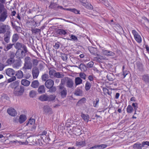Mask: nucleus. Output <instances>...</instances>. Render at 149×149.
<instances>
[{
    "label": "nucleus",
    "instance_id": "obj_1",
    "mask_svg": "<svg viewBox=\"0 0 149 149\" xmlns=\"http://www.w3.org/2000/svg\"><path fill=\"white\" fill-rule=\"evenodd\" d=\"M24 63L23 68L25 70L31 68L32 66L33 68L32 70V73L33 79L37 78V60L33 59L29 57H26L24 59Z\"/></svg>",
    "mask_w": 149,
    "mask_h": 149
},
{
    "label": "nucleus",
    "instance_id": "obj_2",
    "mask_svg": "<svg viewBox=\"0 0 149 149\" xmlns=\"http://www.w3.org/2000/svg\"><path fill=\"white\" fill-rule=\"evenodd\" d=\"M56 97L55 95H48L46 94H43L40 96L38 99L42 101H47L49 102L54 101Z\"/></svg>",
    "mask_w": 149,
    "mask_h": 149
},
{
    "label": "nucleus",
    "instance_id": "obj_3",
    "mask_svg": "<svg viewBox=\"0 0 149 149\" xmlns=\"http://www.w3.org/2000/svg\"><path fill=\"white\" fill-rule=\"evenodd\" d=\"M64 80L63 79L61 80V84L58 86L59 88V94L62 98H64L66 97L67 95V90L66 88L63 85L62 83L63 81Z\"/></svg>",
    "mask_w": 149,
    "mask_h": 149
},
{
    "label": "nucleus",
    "instance_id": "obj_4",
    "mask_svg": "<svg viewBox=\"0 0 149 149\" xmlns=\"http://www.w3.org/2000/svg\"><path fill=\"white\" fill-rule=\"evenodd\" d=\"M27 52V49H26V50L19 49L16 52L15 55L18 58H22L25 56Z\"/></svg>",
    "mask_w": 149,
    "mask_h": 149
},
{
    "label": "nucleus",
    "instance_id": "obj_5",
    "mask_svg": "<svg viewBox=\"0 0 149 149\" xmlns=\"http://www.w3.org/2000/svg\"><path fill=\"white\" fill-rule=\"evenodd\" d=\"M49 8L54 9L56 10H58L59 9L65 10V8H63L61 6L58 5L56 3L51 2L49 7Z\"/></svg>",
    "mask_w": 149,
    "mask_h": 149
},
{
    "label": "nucleus",
    "instance_id": "obj_6",
    "mask_svg": "<svg viewBox=\"0 0 149 149\" xmlns=\"http://www.w3.org/2000/svg\"><path fill=\"white\" fill-rule=\"evenodd\" d=\"M24 88L23 86H21L19 89H17L16 88H15L14 93L17 96H20L22 95L24 92Z\"/></svg>",
    "mask_w": 149,
    "mask_h": 149
},
{
    "label": "nucleus",
    "instance_id": "obj_7",
    "mask_svg": "<svg viewBox=\"0 0 149 149\" xmlns=\"http://www.w3.org/2000/svg\"><path fill=\"white\" fill-rule=\"evenodd\" d=\"M132 32L134 36L135 40L138 43H141L142 41L141 38L138 33L134 30H132Z\"/></svg>",
    "mask_w": 149,
    "mask_h": 149
},
{
    "label": "nucleus",
    "instance_id": "obj_8",
    "mask_svg": "<svg viewBox=\"0 0 149 149\" xmlns=\"http://www.w3.org/2000/svg\"><path fill=\"white\" fill-rule=\"evenodd\" d=\"M8 17L7 10L0 13V22H4Z\"/></svg>",
    "mask_w": 149,
    "mask_h": 149
},
{
    "label": "nucleus",
    "instance_id": "obj_9",
    "mask_svg": "<svg viewBox=\"0 0 149 149\" xmlns=\"http://www.w3.org/2000/svg\"><path fill=\"white\" fill-rule=\"evenodd\" d=\"M31 25L33 26L31 27V30L33 33L36 34L37 33V28L36 22L34 21H31Z\"/></svg>",
    "mask_w": 149,
    "mask_h": 149
},
{
    "label": "nucleus",
    "instance_id": "obj_10",
    "mask_svg": "<svg viewBox=\"0 0 149 149\" xmlns=\"http://www.w3.org/2000/svg\"><path fill=\"white\" fill-rule=\"evenodd\" d=\"M15 47L16 49H18V50L22 49L26 50V49H27L26 47L23 44L18 42L15 44Z\"/></svg>",
    "mask_w": 149,
    "mask_h": 149
},
{
    "label": "nucleus",
    "instance_id": "obj_11",
    "mask_svg": "<svg viewBox=\"0 0 149 149\" xmlns=\"http://www.w3.org/2000/svg\"><path fill=\"white\" fill-rule=\"evenodd\" d=\"M10 32L9 31H7L4 35V40L7 43H8L10 41Z\"/></svg>",
    "mask_w": 149,
    "mask_h": 149
},
{
    "label": "nucleus",
    "instance_id": "obj_12",
    "mask_svg": "<svg viewBox=\"0 0 149 149\" xmlns=\"http://www.w3.org/2000/svg\"><path fill=\"white\" fill-rule=\"evenodd\" d=\"M54 85V81L51 79L47 80L45 83L46 87L48 88L52 87Z\"/></svg>",
    "mask_w": 149,
    "mask_h": 149
},
{
    "label": "nucleus",
    "instance_id": "obj_13",
    "mask_svg": "<svg viewBox=\"0 0 149 149\" xmlns=\"http://www.w3.org/2000/svg\"><path fill=\"white\" fill-rule=\"evenodd\" d=\"M10 28L8 25H3L0 26V33H4L6 30L9 31Z\"/></svg>",
    "mask_w": 149,
    "mask_h": 149
},
{
    "label": "nucleus",
    "instance_id": "obj_14",
    "mask_svg": "<svg viewBox=\"0 0 149 149\" xmlns=\"http://www.w3.org/2000/svg\"><path fill=\"white\" fill-rule=\"evenodd\" d=\"M7 112L8 114L13 116H16L17 113L15 110L12 108H10L7 109Z\"/></svg>",
    "mask_w": 149,
    "mask_h": 149
},
{
    "label": "nucleus",
    "instance_id": "obj_15",
    "mask_svg": "<svg viewBox=\"0 0 149 149\" xmlns=\"http://www.w3.org/2000/svg\"><path fill=\"white\" fill-rule=\"evenodd\" d=\"M102 52L104 55L107 56H113L115 54L113 52L104 49L102 50Z\"/></svg>",
    "mask_w": 149,
    "mask_h": 149
},
{
    "label": "nucleus",
    "instance_id": "obj_16",
    "mask_svg": "<svg viewBox=\"0 0 149 149\" xmlns=\"http://www.w3.org/2000/svg\"><path fill=\"white\" fill-rule=\"evenodd\" d=\"M6 73L7 75L10 77L13 76L15 74V71L13 69L9 68L6 70Z\"/></svg>",
    "mask_w": 149,
    "mask_h": 149
},
{
    "label": "nucleus",
    "instance_id": "obj_17",
    "mask_svg": "<svg viewBox=\"0 0 149 149\" xmlns=\"http://www.w3.org/2000/svg\"><path fill=\"white\" fill-rule=\"evenodd\" d=\"M82 90L81 87H78L76 89L74 94L77 96H81L82 94Z\"/></svg>",
    "mask_w": 149,
    "mask_h": 149
},
{
    "label": "nucleus",
    "instance_id": "obj_18",
    "mask_svg": "<svg viewBox=\"0 0 149 149\" xmlns=\"http://www.w3.org/2000/svg\"><path fill=\"white\" fill-rule=\"evenodd\" d=\"M88 49L90 53L94 55H96L97 52V49L96 48L91 46L88 47Z\"/></svg>",
    "mask_w": 149,
    "mask_h": 149
},
{
    "label": "nucleus",
    "instance_id": "obj_19",
    "mask_svg": "<svg viewBox=\"0 0 149 149\" xmlns=\"http://www.w3.org/2000/svg\"><path fill=\"white\" fill-rule=\"evenodd\" d=\"M74 66L80 69L82 71H86L87 70L86 66L82 63L80 64L78 66L75 65Z\"/></svg>",
    "mask_w": 149,
    "mask_h": 149
},
{
    "label": "nucleus",
    "instance_id": "obj_20",
    "mask_svg": "<svg viewBox=\"0 0 149 149\" xmlns=\"http://www.w3.org/2000/svg\"><path fill=\"white\" fill-rule=\"evenodd\" d=\"M66 31L63 29H59L57 30L56 33L60 35H65L67 33Z\"/></svg>",
    "mask_w": 149,
    "mask_h": 149
},
{
    "label": "nucleus",
    "instance_id": "obj_21",
    "mask_svg": "<svg viewBox=\"0 0 149 149\" xmlns=\"http://www.w3.org/2000/svg\"><path fill=\"white\" fill-rule=\"evenodd\" d=\"M15 75L17 78L21 79L23 76V74L22 71L20 70H19L16 72Z\"/></svg>",
    "mask_w": 149,
    "mask_h": 149
},
{
    "label": "nucleus",
    "instance_id": "obj_22",
    "mask_svg": "<svg viewBox=\"0 0 149 149\" xmlns=\"http://www.w3.org/2000/svg\"><path fill=\"white\" fill-rule=\"evenodd\" d=\"M81 116L84 121L87 122L88 121L89 117L88 115L82 113L81 114Z\"/></svg>",
    "mask_w": 149,
    "mask_h": 149
},
{
    "label": "nucleus",
    "instance_id": "obj_23",
    "mask_svg": "<svg viewBox=\"0 0 149 149\" xmlns=\"http://www.w3.org/2000/svg\"><path fill=\"white\" fill-rule=\"evenodd\" d=\"M26 118L25 115H20L19 120V122L20 123H22L24 122L26 120Z\"/></svg>",
    "mask_w": 149,
    "mask_h": 149
},
{
    "label": "nucleus",
    "instance_id": "obj_24",
    "mask_svg": "<svg viewBox=\"0 0 149 149\" xmlns=\"http://www.w3.org/2000/svg\"><path fill=\"white\" fill-rule=\"evenodd\" d=\"M107 77L109 81H113L114 79V76L113 74L109 73H108Z\"/></svg>",
    "mask_w": 149,
    "mask_h": 149
},
{
    "label": "nucleus",
    "instance_id": "obj_25",
    "mask_svg": "<svg viewBox=\"0 0 149 149\" xmlns=\"http://www.w3.org/2000/svg\"><path fill=\"white\" fill-rule=\"evenodd\" d=\"M19 37L17 33H15L13 35L12 37V41L14 43H15L18 39Z\"/></svg>",
    "mask_w": 149,
    "mask_h": 149
},
{
    "label": "nucleus",
    "instance_id": "obj_26",
    "mask_svg": "<svg viewBox=\"0 0 149 149\" xmlns=\"http://www.w3.org/2000/svg\"><path fill=\"white\" fill-rule=\"evenodd\" d=\"M21 84L25 86H29L30 83V82L26 79H22L21 81Z\"/></svg>",
    "mask_w": 149,
    "mask_h": 149
},
{
    "label": "nucleus",
    "instance_id": "obj_27",
    "mask_svg": "<svg viewBox=\"0 0 149 149\" xmlns=\"http://www.w3.org/2000/svg\"><path fill=\"white\" fill-rule=\"evenodd\" d=\"M45 88L44 85L40 86L38 89V92L40 93H45Z\"/></svg>",
    "mask_w": 149,
    "mask_h": 149
},
{
    "label": "nucleus",
    "instance_id": "obj_28",
    "mask_svg": "<svg viewBox=\"0 0 149 149\" xmlns=\"http://www.w3.org/2000/svg\"><path fill=\"white\" fill-rule=\"evenodd\" d=\"M142 79L146 83H149V75L148 74L143 75L142 76Z\"/></svg>",
    "mask_w": 149,
    "mask_h": 149
},
{
    "label": "nucleus",
    "instance_id": "obj_29",
    "mask_svg": "<svg viewBox=\"0 0 149 149\" xmlns=\"http://www.w3.org/2000/svg\"><path fill=\"white\" fill-rule=\"evenodd\" d=\"M73 81L71 79L68 80L66 82L67 86L70 88H72L73 87Z\"/></svg>",
    "mask_w": 149,
    "mask_h": 149
},
{
    "label": "nucleus",
    "instance_id": "obj_30",
    "mask_svg": "<svg viewBox=\"0 0 149 149\" xmlns=\"http://www.w3.org/2000/svg\"><path fill=\"white\" fill-rule=\"evenodd\" d=\"M75 85L77 86L82 83V80L79 77H76L75 79Z\"/></svg>",
    "mask_w": 149,
    "mask_h": 149
},
{
    "label": "nucleus",
    "instance_id": "obj_31",
    "mask_svg": "<svg viewBox=\"0 0 149 149\" xmlns=\"http://www.w3.org/2000/svg\"><path fill=\"white\" fill-rule=\"evenodd\" d=\"M64 76V75L62 73L56 72L54 77L57 78H61Z\"/></svg>",
    "mask_w": 149,
    "mask_h": 149
},
{
    "label": "nucleus",
    "instance_id": "obj_32",
    "mask_svg": "<svg viewBox=\"0 0 149 149\" xmlns=\"http://www.w3.org/2000/svg\"><path fill=\"white\" fill-rule=\"evenodd\" d=\"M143 147V143H142V144L137 143H135L133 145V148H138L141 149Z\"/></svg>",
    "mask_w": 149,
    "mask_h": 149
},
{
    "label": "nucleus",
    "instance_id": "obj_33",
    "mask_svg": "<svg viewBox=\"0 0 149 149\" xmlns=\"http://www.w3.org/2000/svg\"><path fill=\"white\" fill-rule=\"evenodd\" d=\"M83 3V5L84 6H85V7L88 8L89 9H91L93 8V6H92L91 4H89L88 6L87 5H86V3L85 2L86 1V0H82V1L81 0H80Z\"/></svg>",
    "mask_w": 149,
    "mask_h": 149
},
{
    "label": "nucleus",
    "instance_id": "obj_34",
    "mask_svg": "<svg viewBox=\"0 0 149 149\" xmlns=\"http://www.w3.org/2000/svg\"><path fill=\"white\" fill-rule=\"evenodd\" d=\"M65 10H69L76 14H80V11L78 10L75 8H68L65 9Z\"/></svg>",
    "mask_w": 149,
    "mask_h": 149
},
{
    "label": "nucleus",
    "instance_id": "obj_35",
    "mask_svg": "<svg viewBox=\"0 0 149 149\" xmlns=\"http://www.w3.org/2000/svg\"><path fill=\"white\" fill-rule=\"evenodd\" d=\"M136 65L137 68L139 70L142 71L143 70V65L140 62H138L137 63Z\"/></svg>",
    "mask_w": 149,
    "mask_h": 149
},
{
    "label": "nucleus",
    "instance_id": "obj_36",
    "mask_svg": "<svg viewBox=\"0 0 149 149\" xmlns=\"http://www.w3.org/2000/svg\"><path fill=\"white\" fill-rule=\"evenodd\" d=\"M91 83L88 81H87L85 86V89L86 90V91H88L91 88Z\"/></svg>",
    "mask_w": 149,
    "mask_h": 149
},
{
    "label": "nucleus",
    "instance_id": "obj_37",
    "mask_svg": "<svg viewBox=\"0 0 149 149\" xmlns=\"http://www.w3.org/2000/svg\"><path fill=\"white\" fill-rule=\"evenodd\" d=\"M56 72V71L53 69H52L49 70V74L51 78H53Z\"/></svg>",
    "mask_w": 149,
    "mask_h": 149
},
{
    "label": "nucleus",
    "instance_id": "obj_38",
    "mask_svg": "<svg viewBox=\"0 0 149 149\" xmlns=\"http://www.w3.org/2000/svg\"><path fill=\"white\" fill-rule=\"evenodd\" d=\"M31 86L33 88H37V80L33 81L31 82Z\"/></svg>",
    "mask_w": 149,
    "mask_h": 149
},
{
    "label": "nucleus",
    "instance_id": "obj_39",
    "mask_svg": "<svg viewBox=\"0 0 149 149\" xmlns=\"http://www.w3.org/2000/svg\"><path fill=\"white\" fill-rule=\"evenodd\" d=\"M44 110L46 112H49L51 111L52 109L48 105H46L44 107Z\"/></svg>",
    "mask_w": 149,
    "mask_h": 149
},
{
    "label": "nucleus",
    "instance_id": "obj_40",
    "mask_svg": "<svg viewBox=\"0 0 149 149\" xmlns=\"http://www.w3.org/2000/svg\"><path fill=\"white\" fill-rule=\"evenodd\" d=\"M133 109L132 106L129 105L127 109V112L128 113H132L133 112Z\"/></svg>",
    "mask_w": 149,
    "mask_h": 149
},
{
    "label": "nucleus",
    "instance_id": "obj_41",
    "mask_svg": "<svg viewBox=\"0 0 149 149\" xmlns=\"http://www.w3.org/2000/svg\"><path fill=\"white\" fill-rule=\"evenodd\" d=\"M35 120L34 119H30L29 121L27 123L26 126H28L29 125H32L34 124L35 123Z\"/></svg>",
    "mask_w": 149,
    "mask_h": 149
},
{
    "label": "nucleus",
    "instance_id": "obj_42",
    "mask_svg": "<svg viewBox=\"0 0 149 149\" xmlns=\"http://www.w3.org/2000/svg\"><path fill=\"white\" fill-rule=\"evenodd\" d=\"M36 94V92L34 91H31L29 93V96L31 97H33Z\"/></svg>",
    "mask_w": 149,
    "mask_h": 149
},
{
    "label": "nucleus",
    "instance_id": "obj_43",
    "mask_svg": "<svg viewBox=\"0 0 149 149\" xmlns=\"http://www.w3.org/2000/svg\"><path fill=\"white\" fill-rule=\"evenodd\" d=\"M85 145V142L84 141H77L76 143V145L77 146H84Z\"/></svg>",
    "mask_w": 149,
    "mask_h": 149
},
{
    "label": "nucleus",
    "instance_id": "obj_44",
    "mask_svg": "<svg viewBox=\"0 0 149 149\" xmlns=\"http://www.w3.org/2000/svg\"><path fill=\"white\" fill-rule=\"evenodd\" d=\"M99 99L98 98H96L95 100L93 102V106L94 107H97L99 104Z\"/></svg>",
    "mask_w": 149,
    "mask_h": 149
},
{
    "label": "nucleus",
    "instance_id": "obj_45",
    "mask_svg": "<svg viewBox=\"0 0 149 149\" xmlns=\"http://www.w3.org/2000/svg\"><path fill=\"white\" fill-rule=\"evenodd\" d=\"M15 56H16L14 52L12 51L10 52L9 55V56L10 57V58L14 59V58Z\"/></svg>",
    "mask_w": 149,
    "mask_h": 149
},
{
    "label": "nucleus",
    "instance_id": "obj_46",
    "mask_svg": "<svg viewBox=\"0 0 149 149\" xmlns=\"http://www.w3.org/2000/svg\"><path fill=\"white\" fill-rule=\"evenodd\" d=\"M6 10H7L4 8L3 5L2 3H0V13Z\"/></svg>",
    "mask_w": 149,
    "mask_h": 149
},
{
    "label": "nucleus",
    "instance_id": "obj_47",
    "mask_svg": "<svg viewBox=\"0 0 149 149\" xmlns=\"http://www.w3.org/2000/svg\"><path fill=\"white\" fill-rule=\"evenodd\" d=\"M42 81H45L48 78V75L47 74H44L41 77Z\"/></svg>",
    "mask_w": 149,
    "mask_h": 149
},
{
    "label": "nucleus",
    "instance_id": "obj_48",
    "mask_svg": "<svg viewBox=\"0 0 149 149\" xmlns=\"http://www.w3.org/2000/svg\"><path fill=\"white\" fill-rule=\"evenodd\" d=\"M14 61L15 59L10 58L8 59L6 61V63H7L8 65H11L14 63Z\"/></svg>",
    "mask_w": 149,
    "mask_h": 149
},
{
    "label": "nucleus",
    "instance_id": "obj_49",
    "mask_svg": "<svg viewBox=\"0 0 149 149\" xmlns=\"http://www.w3.org/2000/svg\"><path fill=\"white\" fill-rule=\"evenodd\" d=\"M14 43L13 44H9L7 45L6 48L4 49L5 51H7L9 49H10L12 48L13 45H14Z\"/></svg>",
    "mask_w": 149,
    "mask_h": 149
},
{
    "label": "nucleus",
    "instance_id": "obj_50",
    "mask_svg": "<svg viewBox=\"0 0 149 149\" xmlns=\"http://www.w3.org/2000/svg\"><path fill=\"white\" fill-rule=\"evenodd\" d=\"M94 65V63L93 62L91 61L89 62L86 65V67L87 68H92Z\"/></svg>",
    "mask_w": 149,
    "mask_h": 149
},
{
    "label": "nucleus",
    "instance_id": "obj_51",
    "mask_svg": "<svg viewBox=\"0 0 149 149\" xmlns=\"http://www.w3.org/2000/svg\"><path fill=\"white\" fill-rule=\"evenodd\" d=\"M60 46V43L57 42L55 43V45H54V47L56 49H58Z\"/></svg>",
    "mask_w": 149,
    "mask_h": 149
},
{
    "label": "nucleus",
    "instance_id": "obj_52",
    "mask_svg": "<svg viewBox=\"0 0 149 149\" xmlns=\"http://www.w3.org/2000/svg\"><path fill=\"white\" fill-rule=\"evenodd\" d=\"M20 66V63L19 62L17 61V62H15L13 66L14 67L17 68L19 67Z\"/></svg>",
    "mask_w": 149,
    "mask_h": 149
},
{
    "label": "nucleus",
    "instance_id": "obj_53",
    "mask_svg": "<svg viewBox=\"0 0 149 149\" xmlns=\"http://www.w3.org/2000/svg\"><path fill=\"white\" fill-rule=\"evenodd\" d=\"M61 58L62 59L65 61L67 59V56L66 54H62L61 55Z\"/></svg>",
    "mask_w": 149,
    "mask_h": 149
},
{
    "label": "nucleus",
    "instance_id": "obj_54",
    "mask_svg": "<svg viewBox=\"0 0 149 149\" xmlns=\"http://www.w3.org/2000/svg\"><path fill=\"white\" fill-rule=\"evenodd\" d=\"M49 90V91L50 92H53L56 91V87L55 86H52V87L50 88Z\"/></svg>",
    "mask_w": 149,
    "mask_h": 149
},
{
    "label": "nucleus",
    "instance_id": "obj_55",
    "mask_svg": "<svg viewBox=\"0 0 149 149\" xmlns=\"http://www.w3.org/2000/svg\"><path fill=\"white\" fill-rule=\"evenodd\" d=\"M79 76L81 78L83 79H86V74L83 72H81L79 74Z\"/></svg>",
    "mask_w": 149,
    "mask_h": 149
},
{
    "label": "nucleus",
    "instance_id": "obj_56",
    "mask_svg": "<svg viewBox=\"0 0 149 149\" xmlns=\"http://www.w3.org/2000/svg\"><path fill=\"white\" fill-rule=\"evenodd\" d=\"M47 132L46 131L43 130L42 131H40L39 132L38 135L39 136H43L44 135H46L47 134Z\"/></svg>",
    "mask_w": 149,
    "mask_h": 149
},
{
    "label": "nucleus",
    "instance_id": "obj_57",
    "mask_svg": "<svg viewBox=\"0 0 149 149\" xmlns=\"http://www.w3.org/2000/svg\"><path fill=\"white\" fill-rule=\"evenodd\" d=\"M16 79V77L15 76H13L12 77L8 79V82L10 83Z\"/></svg>",
    "mask_w": 149,
    "mask_h": 149
},
{
    "label": "nucleus",
    "instance_id": "obj_58",
    "mask_svg": "<svg viewBox=\"0 0 149 149\" xmlns=\"http://www.w3.org/2000/svg\"><path fill=\"white\" fill-rule=\"evenodd\" d=\"M132 107H133L135 110H136L138 108V104L136 103H133L132 104Z\"/></svg>",
    "mask_w": 149,
    "mask_h": 149
},
{
    "label": "nucleus",
    "instance_id": "obj_59",
    "mask_svg": "<svg viewBox=\"0 0 149 149\" xmlns=\"http://www.w3.org/2000/svg\"><path fill=\"white\" fill-rule=\"evenodd\" d=\"M70 38L71 39H70V40H72L74 41L78 40L77 38L75 36L72 35L71 36Z\"/></svg>",
    "mask_w": 149,
    "mask_h": 149
},
{
    "label": "nucleus",
    "instance_id": "obj_60",
    "mask_svg": "<svg viewBox=\"0 0 149 149\" xmlns=\"http://www.w3.org/2000/svg\"><path fill=\"white\" fill-rule=\"evenodd\" d=\"M96 55L98 56L97 57H96L97 59H100L101 60H103L105 59L104 57L103 56H102L98 54H97Z\"/></svg>",
    "mask_w": 149,
    "mask_h": 149
},
{
    "label": "nucleus",
    "instance_id": "obj_61",
    "mask_svg": "<svg viewBox=\"0 0 149 149\" xmlns=\"http://www.w3.org/2000/svg\"><path fill=\"white\" fill-rule=\"evenodd\" d=\"M128 74V71H123V75L124 76V78Z\"/></svg>",
    "mask_w": 149,
    "mask_h": 149
},
{
    "label": "nucleus",
    "instance_id": "obj_62",
    "mask_svg": "<svg viewBox=\"0 0 149 149\" xmlns=\"http://www.w3.org/2000/svg\"><path fill=\"white\" fill-rule=\"evenodd\" d=\"M86 100V99L84 97L81 99L78 102V103H84V102Z\"/></svg>",
    "mask_w": 149,
    "mask_h": 149
},
{
    "label": "nucleus",
    "instance_id": "obj_63",
    "mask_svg": "<svg viewBox=\"0 0 149 149\" xmlns=\"http://www.w3.org/2000/svg\"><path fill=\"white\" fill-rule=\"evenodd\" d=\"M88 78L89 80L91 81H93V80L94 78L93 75H90Z\"/></svg>",
    "mask_w": 149,
    "mask_h": 149
},
{
    "label": "nucleus",
    "instance_id": "obj_64",
    "mask_svg": "<svg viewBox=\"0 0 149 149\" xmlns=\"http://www.w3.org/2000/svg\"><path fill=\"white\" fill-rule=\"evenodd\" d=\"M103 90L104 92L108 94L109 95V91L107 88H103Z\"/></svg>",
    "mask_w": 149,
    "mask_h": 149
}]
</instances>
